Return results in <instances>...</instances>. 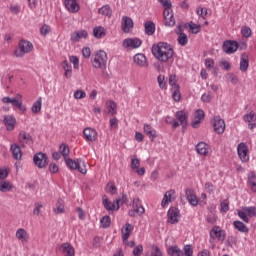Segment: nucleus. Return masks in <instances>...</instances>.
<instances>
[{"label":"nucleus","instance_id":"obj_62","mask_svg":"<svg viewBox=\"0 0 256 256\" xmlns=\"http://www.w3.org/2000/svg\"><path fill=\"white\" fill-rule=\"evenodd\" d=\"M133 255L134 256H141L143 255V245H138L134 248L133 250Z\"/></svg>","mask_w":256,"mask_h":256},{"label":"nucleus","instance_id":"obj_43","mask_svg":"<svg viewBox=\"0 0 256 256\" xmlns=\"http://www.w3.org/2000/svg\"><path fill=\"white\" fill-rule=\"evenodd\" d=\"M76 169L79 171V173H82V175L87 174V166L85 165V161H83V159L78 158V166Z\"/></svg>","mask_w":256,"mask_h":256},{"label":"nucleus","instance_id":"obj_10","mask_svg":"<svg viewBox=\"0 0 256 256\" xmlns=\"http://www.w3.org/2000/svg\"><path fill=\"white\" fill-rule=\"evenodd\" d=\"M179 217L180 211L177 208L171 207L168 210V223H171V225L179 223Z\"/></svg>","mask_w":256,"mask_h":256},{"label":"nucleus","instance_id":"obj_24","mask_svg":"<svg viewBox=\"0 0 256 256\" xmlns=\"http://www.w3.org/2000/svg\"><path fill=\"white\" fill-rule=\"evenodd\" d=\"M62 69H64V77H66V79H71L72 75H73V68L71 67V64L69 63V61L64 60L62 62Z\"/></svg>","mask_w":256,"mask_h":256},{"label":"nucleus","instance_id":"obj_54","mask_svg":"<svg viewBox=\"0 0 256 256\" xmlns=\"http://www.w3.org/2000/svg\"><path fill=\"white\" fill-rule=\"evenodd\" d=\"M150 256H163V252H161V249H159L157 246L152 245Z\"/></svg>","mask_w":256,"mask_h":256},{"label":"nucleus","instance_id":"obj_61","mask_svg":"<svg viewBox=\"0 0 256 256\" xmlns=\"http://www.w3.org/2000/svg\"><path fill=\"white\" fill-rule=\"evenodd\" d=\"M220 211H221V213H227V211H229V202H227L226 200L221 202Z\"/></svg>","mask_w":256,"mask_h":256},{"label":"nucleus","instance_id":"obj_42","mask_svg":"<svg viewBox=\"0 0 256 256\" xmlns=\"http://www.w3.org/2000/svg\"><path fill=\"white\" fill-rule=\"evenodd\" d=\"M146 35H153L155 33V23L149 21L145 23Z\"/></svg>","mask_w":256,"mask_h":256},{"label":"nucleus","instance_id":"obj_31","mask_svg":"<svg viewBox=\"0 0 256 256\" xmlns=\"http://www.w3.org/2000/svg\"><path fill=\"white\" fill-rule=\"evenodd\" d=\"M88 33L87 30H81L78 32H74L71 36V40L75 41L77 43V41H79V39H87L88 37Z\"/></svg>","mask_w":256,"mask_h":256},{"label":"nucleus","instance_id":"obj_21","mask_svg":"<svg viewBox=\"0 0 256 256\" xmlns=\"http://www.w3.org/2000/svg\"><path fill=\"white\" fill-rule=\"evenodd\" d=\"M247 69H249V55H247V53H243L240 58V71L245 73L247 72Z\"/></svg>","mask_w":256,"mask_h":256},{"label":"nucleus","instance_id":"obj_47","mask_svg":"<svg viewBox=\"0 0 256 256\" xmlns=\"http://www.w3.org/2000/svg\"><path fill=\"white\" fill-rule=\"evenodd\" d=\"M60 151H61V155H62V157H64V159H67V157H69L70 150H69V146L67 144H62L60 146Z\"/></svg>","mask_w":256,"mask_h":256},{"label":"nucleus","instance_id":"obj_33","mask_svg":"<svg viewBox=\"0 0 256 256\" xmlns=\"http://www.w3.org/2000/svg\"><path fill=\"white\" fill-rule=\"evenodd\" d=\"M233 225L240 233H249V227H247L243 222L237 220L233 222Z\"/></svg>","mask_w":256,"mask_h":256},{"label":"nucleus","instance_id":"obj_20","mask_svg":"<svg viewBox=\"0 0 256 256\" xmlns=\"http://www.w3.org/2000/svg\"><path fill=\"white\" fill-rule=\"evenodd\" d=\"M60 249L65 256H75V248L67 242L62 243Z\"/></svg>","mask_w":256,"mask_h":256},{"label":"nucleus","instance_id":"obj_39","mask_svg":"<svg viewBox=\"0 0 256 256\" xmlns=\"http://www.w3.org/2000/svg\"><path fill=\"white\" fill-rule=\"evenodd\" d=\"M98 13L100 15H105L106 17H111V15H113V11L111 10V6L109 5H104L101 8H99Z\"/></svg>","mask_w":256,"mask_h":256},{"label":"nucleus","instance_id":"obj_60","mask_svg":"<svg viewBox=\"0 0 256 256\" xmlns=\"http://www.w3.org/2000/svg\"><path fill=\"white\" fill-rule=\"evenodd\" d=\"M157 81H158L160 89H165V87H166L165 76L164 75H159L157 77Z\"/></svg>","mask_w":256,"mask_h":256},{"label":"nucleus","instance_id":"obj_59","mask_svg":"<svg viewBox=\"0 0 256 256\" xmlns=\"http://www.w3.org/2000/svg\"><path fill=\"white\" fill-rule=\"evenodd\" d=\"M69 61L74 65V69H79V58L77 56H70Z\"/></svg>","mask_w":256,"mask_h":256},{"label":"nucleus","instance_id":"obj_50","mask_svg":"<svg viewBox=\"0 0 256 256\" xmlns=\"http://www.w3.org/2000/svg\"><path fill=\"white\" fill-rule=\"evenodd\" d=\"M242 211H245L246 215L248 217H255V215H256V208L255 207H244V208H242Z\"/></svg>","mask_w":256,"mask_h":256},{"label":"nucleus","instance_id":"obj_44","mask_svg":"<svg viewBox=\"0 0 256 256\" xmlns=\"http://www.w3.org/2000/svg\"><path fill=\"white\" fill-rule=\"evenodd\" d=\"M186 26L189 27L191 33H193L194 35H197V33H201V25H197L193 22H190L186 24Z\"/></svg>","mask_w":256,"mask_h":256},{"label":"nucleus","instance_id":"obj_18","mask_svg":"<svg viewBox=\"0 0 256 256\" xmlns=\"http://www.w3.org/2000/svg\"><path fill=\"white\" fill-rule=\"evenodd\" d=\"M213 235L218 239V241H223L226 237L225 231L221 230V227L219 226H214L211 229L210 236L213 237Z\"/></svg>","mask_w":256,"mask_h":256},{"label":"nucleus","instance_id":"obj_45","mask_svg":"<svg viewBox=\"0 0 256 256\" xmlns=\"http://www.w3.org/2000/svg\"><path fill=\"white\" fill-rule=\"evenodd\" d=\"M11 189H12L11 182H7V181L0 182L1 193H7V191H11Z\"/></svg>","mask_w":256,"mask_h":256},{"label":"nucleus","instance_id":"obj_56","mask_svg":"<svg viewBox=\"0 0 256 256\" xmlns=\"http://www.w3.org/2000/svg\"><path fill=\"white\" fill-rule=\"evenodd\" d=\"M241 33H242L243 37H245L246 39H249V37H251V35H252L251 28H249V27H243L241 29Z\"/></svg>","mask_w":256,"mask_h":256},{"label":"nucleus","instance_id":"obj_49","mask_svg":"<svg viewBox=\"0 0 256 256\" xmlns=\"http://www.w3.org/2000/svg\"><path fill=\"white\" fill-rule=\"evenodd\" d=\"M243 119L246 123H253L256 121V115L255 113L250 112L249 114H245Z\"/></svg>","mask_w":256,"mask_h":256},{"label":"nucleus","instance_id":"obj_28","mask_svg":"<svg viewBox=\"0 0 256 256\" xmlns=\"http://www.w3.org/2000/svg\"><path fill=\"white\" fill-rule=\"evenodd\" d=\"M12 156L19 161V159H21V157H23V152H21V147H19V145L17 144H13L10 148Z\"/></svg>","mask_w":256,"mask_h":256},{"label":"nucleus","instance_id":"obj_35","mask_svg":"<svg viewBox=\"0 0 256 256\" xmlns=\"http://www.w3.org/2000/svg\"><path fill=\"white\" fill-rule=\"evenodd\" d=\"M43 106V98L39 97L36 102L32 105L31 111L34 114L41 113V107Z\"/></svg>","mask_w":256,"mask_h":256},{"label":"nucleus","instance_id":"obj_26","mask_svg":"<svg viewBox=\"0 0 256 256\" xmlns=\"http://www.w3.org/2000/svg\"><path fill=\"white\" fill-rule=\"evenodd\" d=\"M15 117L13 116H5L4 117V124L7 128V131H13L15 129Z\"/></svg>","mask_w":256,"mask_h":256},{"label":"nucleus","instance_id":"obj_34","mask_svg":"<svg viewBox=\"0 0 256 256\" xmlns=\"http://www.w3.org/2000/svg\"><path fill=\"white\" fill-rule=\"evenodd\" d=\"M179 36H178V43L182 46L185 47V45H187V43H189V39L187 38V34L183 33V29L182 26H179Z\"/></svg>","mask_w":256,"mask_h":256},{"label":"nucleus","instance_id":"obj_5","mask_svg":"<svg viewBox=\"0 0 256 256\" xmlns=\"http://www.w3.org/2000/svg\"><path fill=\"white\" fill-rule=\"evenodd\" d=\"M33 162L38 169H45L49 165V158L43 152L36 153L33 157Z\"/></svg>","mask_w":256,"mask_h":256},{"label":"nucleus","instance_id":"obj_29","mask_svg":"<svg viewBox=\"0 0 256 256\" xmlns=\"http://www.w3.org/2000/svg\"><path fill=\"white\" fill-rule=\"evenodd\" d=\"M106 34L107 31L103 28V26H97L93 29V36L95 39H103Z\"/></svg>","mask_w":256,"mask_h":256},{"label":"nucleus","instance_id":"obj_8","mask_svg":"<svg viewBox=\"0 0 256 256\" xmlns=\"http://www.w3.org/2000/svg\"><path fill=\"white\" fill-rule=\"evenodd\" d=\"M212 125L214 127V131L218 133V135L225 133V120L221 119V117L215 116Z\"/></svg>","mask_w":256,"mask_h":256},{"label":"nucleus","instance_id":"obj_16","mask_svg":"<svg viewBox=\"0 0 256 256\" xmlns=\"http://www.w3.org/2000/svg\"><path fill=\"white\" fill-rule=\"evenodd\" d=\"M172 201H175V190L173 189L165 192L161 202V207H167V205H169V203H172Z\"/></svg>","mask_w":256,"mask_h":256},{"label":"nucleus","instance_id":"obj_37","mask_svg":"<svg viewBox=\"0 0 256 256\" xmlns=\"http://www.w3.org/2000/svg\"><path fill=\"white\" fill-rule=\"evenodd\" d=\"M248 185L253 193H256V175L255 172H251L248 176Z\"/></svg>","mask_w":256,"mask_h":256},{"label":"nucleus","instance_id":"obj_6","mask_svg":"<svg viewBox=\"0 0 256 256\" xmlns=\"http://www.w3.org/2000/svg\"><path fill=\"white\" fill-rule=\"evenodd\" d=\"M143 45V41L139 38H126L122 42V47L128 49V51H133V49H139Z\"/></svg>","mask_w":256,"mask_h":256},{"label":"nucleus","instance_id":"obj_9","mask_svg":"<svg viewBox=\"0 0 256 256\" xmlns=\"http://www.w3.org/2000/svg\"><path fill=\"white\" fill-rule=\"evenodd\" d=\"M239 158L243 163H247L249 161V149L247 148V144L240 143L237 147Z\"/></svg>","mask_w":256,"mask_h":256},{"label":"nucleus","instance_id":"obj_57","mask_svg":"<svg viewBox=\"0 0 256 256\" xmlns=\"http://www.w3.org/2000/svg\"><path fill=\"white\" fill-rule=\"evenodd\" d=\"M205 191L206 193H214L215 192V185L211 182H206L205 183Z\"/></svg>","mask_w":256,"mask_h":256},{"label":"nucleus","instance_id":"obj_55","mask_svg":"<svg viewBox=\"0 0 256 256\" xmlns=\"http://www.w3.org/2000/svg\"><path fill=\"white\" fill-rule=\"evenodd\" d=\"M74 97L76 99H85V97H87V93L81 89H78L74 92Z\"/></svg>","mask_w":256,"mask_h":256},{"label":"nucleus","instance_id":"obj_22","mask_svg":"<svg viewBox=\"0 0 256 256\" xmlns=\"http://www.w3.org/2000/svg\"><path fill=\"white\" fill-rule=\"evenodd\" d=\"M16 238L18 241H21V243H27V241H29V234L26 229L19 228L16 231Z\"/></svg>","mask_w":256,"mask_h":256},{"label":"nucleus","instance_id":"obj_23","mask_svg":"<svg viewBox=\"0 0 256 256\" xmlns=\"http://www.w3.org/2000/svg\"><path fill=\"white\" fill-rule=\"evenodd\" d=\"M131 231H133V225L126 223L122 228V241L127 242V239L131 237Z\"/></svg>","mask_w":256,"mask_h":256},{"label":"nucleus","instance_id":"obj_11","mask_svg":"<svg viewBox=\"0 0 256 256\" xmlns=\"http://www.w3.org/2000/svg\"><path fill=\"white\" fill-rule=\"evenodd\" d=\"M102 203L107 211H119V201L114 200L113 203H111V201H109V198L104 195L102 197Z\"/></svg>","mask_w":256,"mask_h":256},{"label":"nucleus","instance_id":"obj_48","mask_svg":"<svg viewBox=\"0 0 256 256\" xmlns=\"http://www.w3.org/2000/svg\"><path fill=\"white\" fill-rule=\"evenodd\" d=\"M100 223L104 229H107V227H111V217L109 216H104L100 220Z\"/></svg>","mask_w":256,"mask_h":256},{"label":"nucleus","instance_id":"obj_14","mask_svg":"<svg viewBox=\"0 0 256 256\" xmlns=\"http://www.w3.org/2000/svg\"><path fill=\"white\" fill-rule=\"evenodd\" d=\"M83 135H84V138L87 140V141H90L91 143H93V141H97V130L96 129H93L91 127H87L83 130Z\"/></svg>","mask_w":256,"mask_h":256},{"label":"nucleus","instance_id":"obj_4","mask_svg":"<svg viewBox=\"0 0 256 256\" xmlns=\"http://www.w3.org/2000/svg\"><path fill=\"white\" fill-rule=\"evenodd\" d=\"M31 51H33V43L27 40H21L18 44V48L14 51V55L15 57H25V55L31 53Z\"/></svg>","mask_w":256,"mask_h":256},{"label":"nucleus","instance_id":"obj_17","mask_svg":"<svg viewBox=\"0 0 256 256\" xmlns=\"http://www.w3.org/2000/svg\"><path fill=\"white\" fill-rule=\"evenodd\" d=\"M19 143L22 147H25V145H31L33 143V137H31L30 133L22 131L19 133Z\"/></svg>","mask_w":256,"mask_h":256},{"label":"nucleus","instance_id":"obj_7","mask_svg":"<svg viewBox=\"0 0 256 256\" xmlns=\"http://www.w3.org/2000/svg\"><path fill=\"white\" fill-rule=\"evenodd\" d=\"M222 49L227 55H232L239 49V43L235 40H226L222 45Z\"/></svg>","mask_w":256,"mask_h":256},{"label":"nucleus","instance_id":"obj_25","mask_svg":"<svg viewBox=\"0 0 256 256\" xmlns=\"http://www.w3.org/2000/svg\"><path fill=\"white\" fill-rule=\"evenodd\" d=\"M107 115H117V103L113 100H109L106 102Z\"/></svg>","mask_w":256,"mask_h":256},{"label":"nucleus","instance_id":"obj_40","mask_svg":"<svg viewBox=\"0 0 256 256\" xmlns=\"http://www.w3.org/2000/svg\"><path fill=\"white\" fill-rule=\"evenodd\" d=\"M172 91V98L176 101L179 102L181 101V91L179 85H175L174 88H171Z\"/></svg>","mask_w":256,"mask_h":256},{"label":"nucleus","instance_id":"obj_51","mask_svg":"<svg viewBox=\"0 0 256 256\" xmlns=\"http://www.w3.org/2000/svg\"><path fill=\"white\" fill-rule=\"evenodd\" d=\"M238 217L244 221V223H249V216L245 210H237Z\"/></svg>","mask_w":256,"mask_h":256},{"label":"nucleus","instance_id":"obj_19","mask_svg":"<svg viewBox=\"0 0 256 256\" xmlns=\"http://www.w3.org/2000/svg\"><path fill=\"white\" fill-rule=\"evenodd\" d=\"M186 197L188 199V203L193 207H197L199 205V198L195 195V192L191 189H186Z\"/></svg>","mask_w":256,"mask_h":256},{"label":"nucleus","instance_id":"obj_13","mask_svg":"<svg viewBox=\"0 0 256 256\" xmlns=\"http://www.w3.org/2000/svg\"><path fill=\"white\" fill-rule=\"evenodd\" d=\"M64 5L69 13H79V9H81L77 0H64Z\"/></svg>","mask_w":256,"mask_h":256},{"label":"nucleus","instance_id":"obj_2","mask_svg":"<svg viewBox=\"0 0 256 256\" xmlns=\"http://www.w3.org/2000/svg\"><path fill=\"white\" fill-rule=\"evenodd\" d=\"M108 60L107 52L103 50L97 51L92 59V67H94V69H101V77H103V79H109V73L107 72Z\"/></svg>","mask_w":256,"mask_h":256},{"label":"nucleus","instance_id":"obj_53","mask_svg":"<svg viewBox=\"0 0 256 256\" xmlns=\"http://www.w3.org/2000/svg\"><path fill=\"white\" fill-rule=\"evenodd\" d=\"M106 191L110 193L111 195H116L117 194V186L113 183H108L106 185Z\"/></svg>","mask_w":256,"mask_h":256},{"label":"nucleus","instance_id":"obj_30","mask_svg":"<svg viewBox=\"0 0 256 256\" xmlns=\"http://www.w3.org/2000/svg\"><path fill=\"white\" fill-rule=\"evenodd\" d=\"M144 133L148 135L151 141H154L157 137V132L149 124H144Z\"/></svg>","mask_w":256,"mask_h":256},{"label":"nucleus","instance_id":"obj_46","mask_svg":"<svg viewBox=\"0 0 256 256\" xmlns=\"http://www.w3.org/2000/svg\"><path fill=\"white\" fill-rule=\"evenodd\" d=\"M135 213L137 215H143V213H145V208L143 206H136L134 210L129 212L130 217H135Z\"/></svg>","mask_w":256,"mask_h":256},{"label":"nucleus","instance_id":"obj_64","mask_svg":"<svg viewBox=\"0 0 256 256\" xmlns=\"http://www.w3.org/2000/svg\"><path fill=\"white\" fill-rule=\"evenodd\" d=\"M184 253L186 256H193V248L191 247V245L184 246Z\"/></svg>","mask_w":256,"mask_h":256},{"label":"nucleus","instance_id":"obj_63","mask_svg":"<svg viewBox=\"0 0 256 256\" xmlns=\"http://www.w3.org/2000/svg\"><path fill=\"white\" fill-rule=\"evenodd\" d=\"M207 222L210 223L211 225H215L217 223V215L216 214H210L207 216Z\"/></svg>","mask_w":256,"mask_h":256},{"label":"nucleus","instance_id":"obj_41","mask_svg":"<svg viewBox=\"0 0 256 256\" xmlns=\"http://www.w3.org/2000/svg\"><path fill=\"white\" fill-rule=\"evenodd\" d=\"M65 163L67 165V167L69 169H71L72 171H75L78 167V164H79V159H77L76 161L71 159V158H66L65 159Z\"/></svg>","mask_w":256,"mask_h":256},{"label":"nucleus","instance_id":"obj_58","mask_svg":"<svg viewBox=\"0 0 256 256\" xmlns=\"http://www.w3.org/2000/svg\"><path fill=\"white\" fill-rule=\"evenodd\" d=\"M194 119L203 121V119H205V112L201 109L196 110Z\"/></svg>","mask_w":256,"mask_h":256},{"label":"nucleus","instance_id":"obj_38","mask_svg":"<svg viewBox=\"0 0 256 256\" xmlns=\"http://www.w3.org/2000/svg\"><path fill=\"white\" fill-rule=\"evenodd\" d=\"M54 213H56V215L65 213V202L62 199H58L56 207L54 208Z\"/></svg>","mask_w":256,"mask_h":256},{"label":"nucleus","instance_id":"obj_3","mask_svg":"<svg viewBox=\"0 0 256 256\" xmlns=\"http://www.w3.org/2000/svg\"><path fill=\"white\" fill-rule=\"evenodd\" d=\"M2 103H11L12 107H17L21 113L27 112V106L23 105V95L20 93H17L14 98H10L9 96L2 98Z\"/></svg>","mask_w":256,"mask_h":256},{"label":"nucleus","instance_id":"obj_32","mask_svg":"<svg viewBox=\"0 0 256 256\" xmlns=\"http://www.w3.org/2000/svg\"><path fill=\"white\" fill-rule=\"evenodd\" d=\"M175 117L182 127L187 125V114L183 110L176 112Z\"/></svg>","mask_w":256,"mask_h":256},{"label":"nucleus","instance_id":"obj_36","mask_svg":"<svg viewBox=\"0 0 256 256\" xmlns=\"http://www.w3.org/2000/svg\"><path fill=\"white\" fill-rule=\"evenodd\" d=\"M167 253L170 256H184L185 255L183 250H181L177 246H171L170 248H168Z\"/></svg>","mask_w":256,"mask_h":256},{"label":"nucleus","instance_id":"obj_27","mask_svg":"<svg viewBox=\"0 0 256 256\" xmlns=\"http://www.w3.org/2000/svg\"><path fill=\"white\" fill-rule=\"evenodd\" d=\"M134 62L139 65V67H147V57L145 54L138 53L134 55Z\"/></svg>","mask_w":256,"mask_h":256},{"label":"nucleus","instance_id":"obj_12","mask_svg":"<svg viewBox=\"0 0 256 256\" xmlns=\"http://www.w3.org/2000/svg\"><path fill=\"white\" fill-rule=\"evenodd\" d=\"M196 151L199 155H203L204 157L211 155V147L205 142H199L196 145Z\"/></svg>","mask_w":256,"mask_h":256},{"label":"nucleus","instance_id":"obj_52","mask_svg":"<svg viewBox=\"0 0 256 256\" xmlns=\"http://www.w3.org/2000/svg\"><path fill=\"white\" fill-rule=\"evenodd\" d=\"M166 27H173L175 25V17L172 15L164 18Z\"/></svg>","mask_w":256,"mask_h":256},{"label":"nucleus","instance_id":"obj_1","mask_svg":"<svg viewBox=\"0 0 256 256\" xmlns=\"http://www.w3.org/2000/svg\"><path fill=\"white\" fill-rule=\"evenodd\" d=\"M174 53L175 51L167 42H159L152 46V54L161 63H167L169 59L173 58Z\"/></svg>","mask_w":256,"mask_h":256},{"label":"nucleus","instance_id":"obj_15","mask_svg":"<svg viewBox=\"0 0 256 256\" xmlns=\"http://www.w3.org/2000/svg\"><path fill=\"white\" fill-rule=\"evenodd\" d=\"M121 27L124 33H131V29L134 27L133 19H131L129 16H124L122 18Z\"/></svg>","mask_w":256,"mask_h":256}]
</instances>
